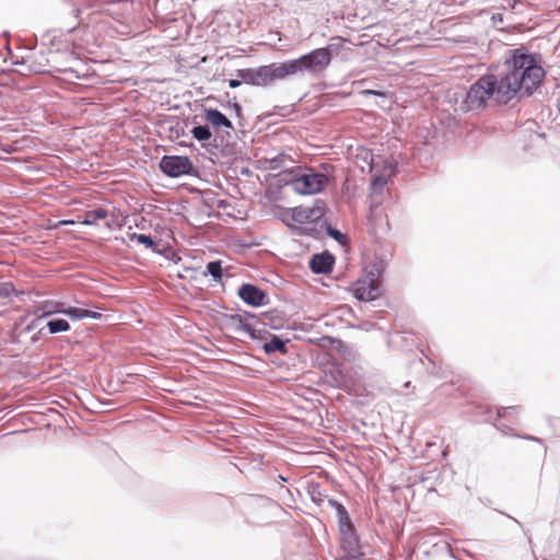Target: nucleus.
Wrapping results in <instances>:
<instances>
[{
  "mask_svg": "<svg viewBox=\"0 0 560 560\" xmlns=\"http://www.w3.org/2000/svg\"><path fill=\"white\" fill-rule=\"evenodd\" d=\"M291 178L288 185L300 195H314L323 191L328 185V177L323 173H315L313 170H302L291 172Z\"/></svg>",
  "mask_w": 560,
  "mask_h": 560,
  "instance_id": "20e7f679",
  "label": "nucleus"
},
{
  "mask_svg": "<svg viewBox=\"0 0 560 560\" xmlns=\"http://www.w3.org/2000/svg\"><path fill=\"white\" fill-rule=\"evenodd\" d=\"M304 70L317 71L325 69L331 60L329 48H318L301 57Z\"/></svg>",
  "mask_w": 560,
  "mask_h": 560,
  "instance_id": "0eeeda50",
  "label": "nucleus"
},
{
  "mask_svg": "<svg viewBox=\"0 0 560 560\" xmlns=\"http://www.w3.org/2000/svg\"><path fill=\"white\" fill-rule=\"evenodd\" d=\"M506 72L499 80L498 102L506 104L518 92L530 94L542 81L545 71L535 57L521 49L514 50L505 62Z\"/></svg>",
  "mask_w": 560,
  "mask_h": 560,
  "instance_id": "f257e3e1",
  "label": "nucleus"
},
{
  "mask_svg": "<svg viewBox=\"0 0 560 560\" xmlns=\"http://www.w3.org/2000/svg\"><path fill=\"white\" fill-rule=\"evenodd\" d=\"M160 168L168 177H179L190 175L194 171V164L188 156L164 155L160 161Z\"/></svg>",
  "mask_w": 560,
  "mask_h": 560,
  "instance_id": "423d86ee",
  "label": "nucleus"
},
{
  "mask_svg": "<svg viewBox=\"0 0 560 560\" xmlns=\"http://www.w3.org/2000/svg\"><path fill=\"white\" fill-rule=\"evenodd\" d=\"M130 238L139 244H143L145 247L151 248L154 246L152 238L145 234L133 233Z\"/></svg>",
  "mask_w": 560,
  "mask_h": 560,
  "instance_id": "393cba45",
  "label": "nucleus"
},
{
  "mask_svg": "<svg viewBox=\"0 0 560 560\" xmlns=\"http://www.w3.org/2000/svg\"><path fill=\"white\" fill-rule=\"evenodd\" d=\"M238 295L246 304L255 307L262 305L266 299L264 291L249 283L240 288Z\"/></svg>",
  "mask_w": 560,
  "mask_h": 560,
  "instance_id": "1a4fd4ad",
  "label": "nucleus"
},
{
  "mask_svg": "<svg viewBox=\"0 0 560 560\" xmlns=\"http://www.w3.org/2000/svg\"><path fill=\"white\" fill-rule=\"evenodd\" d=\"M208 272L214 278V280H220L222 276V267L220 261H210L207 265Z\"/></svg>",
  "mask_w": 560,
  "mask_h": 560,
  "instance_id": "5701e85b",
  "label": "nucleus"
},
{
  "mask_svg": "<svg viewBox=\"0 0 560 560\" xmlns=\"http://www.w3.org/2000/svg\"><path fill=\"white\" fill-rule=\"evenodd\" d=\"M47 327L50 334H57L61 331H68L70 325L66 319H52L47 323Z\"/></svg>",
  "mask_w": 560,
  "mask_h": 560,
  "instance_id": "6ab92c4d",
  "label": "nucleus"
},
{
  "mask_svg": "<svg viewBox=\"0 0 560 560\" xmlns=\"http://www.w3.org/2000/svg\"><path fill=\"white\" fill-rule=\"evenodd\" d=\"M347 560H359V559L357 558V556H354V557H349Z\"/></svg>",
  "mask_w": 560,
  "mask_h": 560,
  "instance_id": "c756f323",
  "label": "nucleus"
},
{
  "mask_svg": "<svg viewBox=\"0 0 560 560\" xmlns=\"http://www.w3.org/2000/svg\"><path fill=\"white\" fill-rule=\"evenodd\" d=\"M236 75L241 79L242 83L256 86L255 68L238 69Z\"/></svg>",
  "mask_w": 560,
  "mask_h": 560,
  "instance_id": "aec40b11",
  "label": "nucleus"
},
{
  "mask_svg": "<svg viewBox=\"0 0 560 560\" xmlns=\"http://www.w3.org/2000/svg\"><path fill=\"white\" fill-rule=\"evenodd\" d=\"M191 135L198 141H208L211 138V131L207 126H196L191 129Z\"/></svg>",
  "mask_w": 560,
  "mask_h": 560,
  "instance_id": "412c9836",
  "label": "nucleus"
},
{
  "mask_svg": "<svg viewBox=\"0 0 560 560\" xmlns=\"http://www.w3.org/2000/svg\"><path fill=\"white\" fill-rule=\"evenodd\" d=\"M334 264V256L328 252H324L312 257L310 268L315 273H329L332 270Z\"/></svg>",
  "mask_w": 560,
  "mask_h": 560,
  "instance_id": "9d476101",
  "label": "nucleus"
},
{
  "mask_svg": "<svg viewBox=\"0 0 560 560\" xmlns=\"http://www.w3.org/2000/svg\"><path fill=\"white\" fill-rule=\"evenodd\" d=\"M363 95H377V96H385V93L374 90H364L362 92Z\"/></svg>",
  "mask_w": 560,
  "mask_h": 560,
  "instance_id": "cd10ccee",
  "label": "nucleus"
},
{
  "mask_svg": "<svg viewBox=\"0 0 560 560\" xmlns=\"http://www.w3.org/2000/svg\"><path fill=\"white\" fill-rule=\"evenodd\" d=\"M62 223H63V224H72V223H73V221H63Z\"/></svg>",
  "mask_w": 560,
  "mask_h": 560,
  "instance_id": "7c9ffc66",
  "label": "nucleus"
},
{
  "mask_svg": "<svg viewBox=\"0 0 560 560\" xmlns=\"http://www.w3.org/2000/svg\"><path fill=\"white\" fill-rule=\"evenodd\" d=\"M330 504L336 509L337 511V514H338V518H339V525L341 524H347V523H351V520L349 517V514L347 512V510L345 509V506L337 502V501H330Z\"/></svg>",
  "mask_w": 560,
  "mask_h": 560,
  "instance_id": "4be33fe9",
  "label": "nucleus"
},
{
  "mask_svg": "<svg viewBox=\"0 0 560 560\" xmlns=\"http://www.w3.org/2000/svg\"><path fill=\"white\" fill-rule=\"evenodd\" d=\"M276 63L255 68L256 86H268L278 79Z\"/></svg>",
  "mask_w": 560,
  "mask_h": 560,
  "instance_id": "9b49d317",
  "label": "nucleus"
},
{
  "mask_svg": "<svg viewBox=\"0 0 560 560\" xmlns=\"http://www.w3.org/2000/svg\"><path fill=\"white\" fill-rule=\"evenodd\" d=\"M325 213V202L316 200L312 206L283 209L279 213V218L288 228L300 234H311L315 230V224L324 218Z\"/></svg>",
  "mask_w": 560,
  "mask_h": 560,
  "instance_id": "f03ea898",
  "label": "nucleus"
},
{
  "mask_svg": "<svg viewBox=\"0 0 560 560\" xmlns=\"http://www.w3.org/2000/svg\"><path fill=\"white\" fill-rule=\"evenodd\" d=\"M500 81L494 74H487L478 79L467 92L465 104L467 109H479L483 108L487 101L494 96L498 102V90Z\"/></svg>",
  "mask_w": 560,
  "mask_h": 560,
  "instance_id": "7ed1b4c3",
  "label": "nucleus"
},
{
  "mask_svg": "<svg viewBox=\"0 0 560 560\" xmlns=\"http://www.w3.org/2000/svg\"><path fill=\"white\" fill-rule=\"evenodd\" d=\"M352 293L360 301H373L381 295V282L374 272H369L352 284Z\"/></svg>",
  "mask_w": 560,
  "mask_h": 560,
  "instance_id": "39448f33",
  "label": "nucleus"
},
{
  "mask_svg": "<svg viewBox=\"0 0 560 560\" xmlns=\"http://www.w3.org/2000/svg\"><path fill=\"white\" fill-rule=\"evenodd\" d=\"M15 293V288L12 282L0 283V299H8Z\"/></svg>",
  "mask_w": 560,
  "mask_h": 560,
  "instance_id": "b1692460",
  "label": "nucleus"
},
{
  "mask_svg": "<svg viewBox=\"0 0 560 560\" xmlns=\"http://www.w3.org/2000/svg\"><path fill=\"white\" fill-rule=\"evenodd\" d=\"M241 84H242V81H241V80L231 79V80L229 81V86H230V88H232V89H236V88H238Z\"/></svg>",
  "mask_w": 560,
  "mask_h": 560,
  "instance_id": "c85d7f7f",
  "label": "nucleus"
},
{
  "mask_svg": "<svg viewBox=\"0 0 560 560\" xmlns=\"http://www.w3.org/2000/svg\"><path fill=\"white\" fill-rule=\"evenodd\" d=\"M241 328H242L244 331L248 332V334L250 335V337H252V338H255V337H256V336H255V329H253L248 324H242V325H241Z\"/></svg>",
  "mask_w": 560,
  "mask_h": 560,
  "instance_id": "bb28decb",
  "label": "nucleus"
},
{
  "mask_svg": "<svg viewBox=\"0 0 560 560\" xmlns=\"http://www.w3.org/2000/svg\"><path fill=\"white\" fill-rule=\"evenodd\" d=\"M266 353H272L279 351L283 354L288 352L285 342L282 341L278 336H272L271 340L264 345Z\"/></svg>",
  "mask_w": 560,
  "mask_h": 560,
  "instance_id": "f3484780",
  "label": "nucleus"
},
{
  "mask_svg": "<svg viewBox=\"0 0 560 560\" xmlns=\"http://www.w3.org/2000/svg\"><path fill=\"white\" fill-rule=\"evenodd\" d=\"M276 70H277L276 75H278V79L281 80L288 75H293V74L298 73L299 71H303L304 67H303L302 59L300 57L298 59H293V60H289V61L276 65Z\"/></svg>",
  "mask_w": 560,
  "mask_h": 560,
  "instance_id": "f8f14e48",
  "label": "nucleus"
},
{
  "mask_svg": "<svg viewBox=\"0 0 560 560\" xmlns=\"http://www.w3.org/2000/svg\"><path fill=\"white\" fill-rule=\"evenodd\" d=\"M382 217L383 213L381 210H378L377 208H372L371 209V212H370V215H369V221L371 223V228L373 230V233L376 235L378 234L380 232H385L389 229V222L387 220V217L384 215V223L383 224H376L374 222V220L376 219V217Z\"/></svg>",
  "mask_w": 560,
  "mask_h": 560,
  "instance_id": "2eb2a0df",
  "label": "nucleus"
},
{
  "mask_svg": "<svg viewBox=\"0 0 560 560\" xmlns=\"http://www.w3.org/2000/svg\"><path fill=\"white\" fill-rule=\"evenodd\" d=\"M62 314L68 315L72 319H83V318H94L100 319L102 317L101 313L89 311L80 307H67L63 308Z\"/></svg>",
  "mask_w": 560,
  "mask_h": 560,
  "instance_id": "ddd939ff",
  "label": "nucleus"
},
{
  "mask_svg": "<svg viewBox=\"0 0 560 560\" xmlns=\"http://www.w3.org/2000/svg\"><path fill=\"white\" fill-rule=\"evenodd\" d=\"M514 413H516V408L515 407H508V408H504V409L500 410L498 412V416H499V418H501V417H505L506 415H514Z\"/></svg>",
  "mask_w": 560,
  "mask_h": 560,
  "instance_id": "a878e982",
  "label": "nucleus"
},
{
  "mask_svg": "<svg viewBox=\"0 0 560 560\" xmlns=\"http://www.w3.org/2000/svg\"><path fill=\"white\" fill-rule=\"evenodd\" d=\"M341 536V547L349 555L354 557L360 553V542L354 533L352 523L339 525Z\"/></svg>",
  "mask_w": 560,
  "mask_h": 560,
  "instance_id": "6e6552de",
  "label": "nucleus"
},
{
  "mask_svg": "<svg viewBox=\"0 0 560 560\" xmlns=\"http://www.w3.org/2000/svg\"><path fill=\"white\" fill-rule=\"evenodd\" d=\"M38 311L43 313V316H49L57 313H62L63 307L62 303L60 302H54V301H47L44 302L39 307Z\"/></svg>",
  "mask_w": 560,
  "mask_h": 560,
  "instance_id": "a211bd4d",
  "label": "nucleus"
},
{
  "mask_svg": "<svg viewBox=\"0 0 560 560\" xmlns=\"http://www.w3.org/2000/svg\"><path fill=\"white\" fill-rule=\"evenodd\" d=\"M206 120L214 127H232V122L228 117L217 109H208L206 112Z\"/></svg>",
  "mask_w": 560,
  "mask_h": 560,
  "instance_id": "4468645a",
  "label": "nucleus"
},
{
  "mask_svg": "<svg viewBox=\"0 0 560 560\" xmlns=\"http://www.w3.org/2000/svg\"><path fill=\"white\" fill-rule=\"evenodd\" d=\"M108 217V211L102 208L86 211L82 220L83 224L94 225L98 220H104Z\"/></svg>",
  "mask_w": 560,
  "mask_h": 560,
  "instance_id": "dca6fc26",
  "label": "nucleus"
}]
</instances>
